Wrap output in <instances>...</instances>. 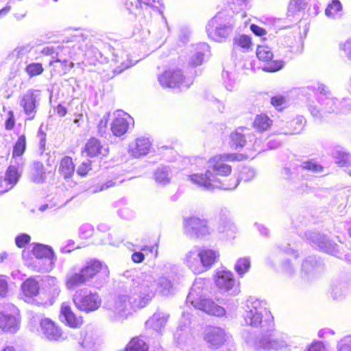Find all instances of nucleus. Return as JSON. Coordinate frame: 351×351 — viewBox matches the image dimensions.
<instances>
[{
	"instance_id": "obj_1",
	"label": "nucleus",
	"mask_w": 351,
	"mask_h": 351,
	"mask_svg": "<svg viewBox=\"0 0 351 351\" xmlns=\"http://www.w3.org/2000/svg\"><path fill=\"white\" fill-rule=\"evenodd\" d=\"M243 317L247 325L260 328L262 332H266L255 339L245 337V341L256 351L278 350L287 345L286 336L279 337L277 334L271 332L274 329V317L265 300L249 297L246 301Z\"/></svg>"
},
{
	"instance_id": "obj_2",
	"label": "nucleus",
	"mask_w": 351,
	"mask_h": 351,
	"mask_svg": "<svg viewBox=\"0 0 351 351\" xmlns=\"http://www.w3.org/2000/svg\"><path fill=\"white\" fill-rule=\"evenodd\" d=\"M41 53L50 56L49 64L60 62L66 69L73 68L71 60H80L86 58L94 63L100 55L98 49L90 45V40L82 34L71 36L64 39L60 44L45 47Z\"/></svg>"
},
{
	"instance_id": "obj_3",
	"label": "nucleus",
	"mask_w": 351,
	"mask_h": 351,
	"mask_svg": "<svg viewBox=\"0 0 351 351\" xmlns=\"http://www.w3.org/2000/svg\"><path fill=\"white\" fill-rule=\"evenodd\" d=\"M237 156L234 154L215 155L207 162V169L204 173H193L189 176V180L194 184L206 191H214L215 189L233 190L239 184L237 179L234 184H226L217 176H227L230 174L232 167L226 164L228 161H234Z\"/></svg>"
},
{
	"instance_id": "obj_4",
	"label": "nucleus",
	"mask_w": 351,
	"mask_h": 351,
	"mask_svg": "<svg viewBox=\"0 0 351 351\" xmlns=\"http://www.w3.org/2000/svg\"><path fill=\"white\" fill-rule=\"evenodd\" d=\"M136 280V290L141 294L140 304L147 305L157 293L162 295H169L173 291L171 280L165 276H161L156 280L154 276L147 272L134 271Z\"/></svg>"
},
{
	"instance_id": "obj_5",
	"label": "nucleus",
	"mask_w": 351,
	"mask_h": 351,
	"mask_svg": "<svg viewBox=\"0 0 351 351\" xmlns=\"http://www.w3.org/2000/svg\"><path fill=\"white\" fill-rule=\"evenodd\" d=\"M315 89L317 90L319 106L313 104L308 105V111L315 119L322 120L326 114L351 112V99L338 101L323 84H317Z\"/></svg>"
},
{
	"instance_id": "obj_6",
	"label": "nucleus",
	"mask_w": 351,
	"mask_h": 351,
	"mask_svg": "<svg viewBox=\"0 0 351 351\" xmlns=\"http://www.w3.org/2000/svg\"><path fill=\"white\" fill-rule=\"evenodd\" d=\"M132 277L130 287V295H119L107 301L105 308L111 311L117 319H123L132 313V310L143 308L147 305L140 304L141 294L136 290V280L134 275Z\"/></svg>"
},
{
	"instance_id": "obj_7",
	"label": "nucleus",
	"mask_w": 351,
	"mask_h": 351,
	"mask_svg": "<svg viewBox=\"0 0 351 351\" xmlns=\"http://www.w3.org/2000/svg\"><path fill=\"white\" fill-rule=\"evenodd\" d=\"M100 272L108 276L109 271L107 266L98 260H90L82 267H73L66 273L65 286L67 289L73 290L86 284Z\"/></svg>"
},
{
	"instance_id": "obj_8",
	"label": "nucleus",
	"mask_w": 351,
	"mask_h": 351,
	"mask_svg": "<svg viewBox=\"0 0 351 351\" xmlns=\"http://www.w3.org/2000/svg\"><path fill=\"white\" fill-rule=\"evenodd\" d=\"M232 13V10H222L208 21L206 30L209 38L217 42H221L230 35L235 21L245 16V14L237 12L234 18Z\"/></svg>"
},
{
	"instance_id": "obj_9",
	"label": "nucleus",
	"mask_w": 351,
	"mask_h": 351,
	"mask_svg": "<svg viewBox=\"0 0 351 351\" xmlns=\"http://www.w3.org/2000/svg\"><path fill=\"white\" fill-rule=\"evenodd\" d=\"M219 257L216 250L195 246L186 253L184 263L194 274H199L210 269Z\"/></svg>"
},
{
	"instance_id": "obj_10",
	"label": "nucleus",
	"mask_w": 351,
	"mask_h": 351,
	"mask_svg": "<svg viewBox=\"0 0 351 351\" xmlns=\"http://www.w3.org/2000/svg\"><path fill=\"white\" fill-rule=\"evenodd\" d=\"M204 280L196 279L186 298V303H190L195 308L202 310L209 315L223 316L226 311L211 300L205 298L204 294Z\"/></svg>"
},
{
	"instance_id": "obj_11",
	"label": "nucleus",
	"mask_w": 351,
	"mask_h": 351,
	"mask_svg": "<svg viewBox=\"0 0 351 351\" xmlns=\"http://www.w3.org/2000/svg\"><path fill=\"white\" fill-rule=\"evenodd\" d=\"M73 301L78 310L86 313L97 310L101 304V298L98 293L86 288L78 289L73 295Z\"/></svg>"
},
{
	"instance_id": "obj_12",
	"label": "nucleus",
	"mask_w": 351,
	"mask_h": 351,
	"mask_svg": "<svg viewBox=\"0 0 351 351\" xmlns=\"http://www.w3.org/2000/svg\"><path fill=\"white\" fill-rule=\"evenodd\" d=\"M41 100L40 90L29 88L21 94L18 98V104L26 116L25 121L35 119Z\"/></svg>"
},
{
	"instance_id": "obj_13",
	"label": "nucleus",
	"mask_w": 351,
	"mask_h": 351,
	"mask_svg": "<svg viewBox=\"0 0 351 351\" xmlns=\"http://www.w3.org/2000/svg\"><path fill=\"white\" fill-rule=\"evenodd\" d=\"M32 252L36 258L34 264L37 271L47 272L52 269L56 258L51 247L36 243L32 247Z\"/></svg>"
},
{
	"instance_id": "obj_14",
	"label": "nucleus",
	"mask_w": 351,
	"mask_h": 351,
	"mask_svg": "<svg viewBox=\"0 0 351 351\" xmlns=\"http://www.w3.org/2000/svg\"><path fill=\"white\" fill-rule=\"evenodd\" d=\"M158 82L162 87L188 88L193 81L186 78L180 69H169L165 71L158 77Z\"/></svg>"
},
{
	"instance_id": "obj_15",
	"label": "nucleus",
	"mask_w": 351,
	"mask_h": 351,
	"mask_svg": "<svg viewBox=\"0 0 351 351\" xmlns=\"http://www.w3.org/2000/svg\"><path fill=\"white\" fill-rule=\"evenodd\" d=\"M184 228L185 234L191 238H204L211 232L207 221L197 217L186 219Z\"/></svg>"
},
{
	"instance_id": "obj_16",
	"label": "nucleus",
	"mask_w": 351,
	"mask_h": 351,
	"mask_svg": "<svg viewBox=\"0 0 351 351\" xmlns=\"http://www.w3.org/2000/svg\"><path fill=\"white\" fill-rule=\"evenodd\" d=\"M305 236L313 247L327 254L338 256L337 245L325 235L317 232H308L305 233Z\"/></svg>"
},
{
	"instance_id": "obj_17",
	"label": "nucleus",
	"mask_w": 351,
	"mask_h": 351,
	"mask_svg": "<svg viewBox=\"0 0 351 351\" xmlns=\"http://www.w3.org/2000/svg\"><path fill=\"white\" fill-rule=\"evenodd\" d=\"M215 284L222 291L230 295H236L240 292L239 284L233 277V274L229 271H217L215 277Z\"/></svg>"
},
{
	"instance_id": "obj_18",
	"label": "nucleus",
	"mask_w": 351,
	"mask_h": 351,
	"mask_svg": "<svg viewBox=\"0 0 351 351\" xmlns=\"http://www.w3.org/2000/svg\"><path fill=\"white\" fill-rule=\"evenodd\" d=\"M114 119L111 123L110 130L116 136H121L134 126V122L132 117L122 110L114 112Z\"/></svg>"
},
{
	"instance_id": "obj_19",
	"label": "nucleus",
	"mask_w": 351,
	"mask_h": 351,
	"mask_svg": "<svg viewBox=\"0 0 351 351\" xmlns=\"http://www.w3.org/2000/svg\"><path fill=\"white\" fill-rule=\"evenodd\" d=\"M257 58L263 62H270L263 67V70L267 72H275L283 67L282 61H271L273 53L267 46H258L256 49Z\"/></svg>"
},
{
	"instance_id": "obj_20",
	"label": "nucleus",
	"mask_w": 351,
	"mask_h": 351,
	"mask_svg": "<svg viewBox=\"0 0 351 351\" xmlns=\"http://www.w3.org/2000/svg\"><path fill=\"white\" fill-rule=\"evenodd\" d=\"M228 335L225 330L218 327H208L204 332V340L209 347L217 348L227 340Z\"/></svg>"
},
{
	"instance_id": "obj_21",
	"label": "nucleus",
	"mask_w": 351,
	"mask_h": 351,
	"mask_svg": "<svg viewBox=\"0 0 351 351\" xmlns=\"http://www.w3.org/2000/svg\"><path fill=\"white\" fill-rule=\"evenodd\" d=\"M169 317V315L167 313L158 310L145 322L146 328L160 333L165 327Z\"/></svg>"
},
{
	"instance_id": "obj_22",
	"label": "nucleus",
	"mask_w": 351,
	"mask_h": 351,
	"mask_svg": "<svg viewBox=\"0 0 351 351\" xmlns=\"http://www.w3.org/2000/svg\"><path fill=\"white\" fill-rule=\"evenodd\" d=\"M323 268L322 261L315 256L306 258L301 265V273L303 277L309 278L320 271Z\"/></svg>"
},
{
	"instance_id": "obj_23",
	"label": "nucleus",
	"mask_w": 351,
	"mask_h": 351,
	"mask_svg": "<svg viewBox=\"0 0 351 351\" xmlns=\"http://www.w3.org/2000/svg\"><path fill=\"white\" fill-rule=\"evenodd\" d=\"M42 332L50 341H58L62 336L60 329L50 319H43L40 323Z\"/></svg>"
},
{
	"instance_id": "obj_24",
	"label": "nucleus",
	"mask_w": 351,
	"mask_h": 351,
	"mask_svg": "<svg viewBox=\"0 0 351 351\" xmlns=\"http://www.w3.org/2000/svg\"><path fill=\"white\" fill-rule=\"evenodd\" d=\"M152 147V143L147 138L141 137L130 143L129 153L135 158L147 155Z\"/></svg>"
},
{
	"instance_id": "obj_25",
	"label": "nucleus",
	"mask_w": 351,
	"mask_h": 351,
	"mask_svg": "<svg viewBox=\"0 0 351 351\" xmlns=\"http://www.w3.org/2000/svg\"><path fill=\"white\" fill-rule=\"evenodd\" d=\"M60 318L71 328L80 327L83 323L82 317H76L70 306L65 303H63L61 306Z\"/></svg>"
},
{
	"instance_id": "obj_26",
	"label": "nucleus",
	"mask_w": 351,
	"mask_h": 351,
	"mask_svg": "<svg viewBox=\"0 0 351 351\" xmlns=\"http://www.w3.org/2000/svg\"><path fill=\"white\" fill-rule=\"evenodd\" d=\"M85 152L90 157L106 156L108 154V148L97 138H91L86 144Z\"/></svg>"
},
{
	"instance_id": "obj_27",
	"label": "nucleus",
	"mask_w": 351,
	"mask_h": 351,
	"mask_svg": "<svg viewBox=\"0 0 351 351\" xmlns=\"http://www.w3.org/2000/svg\"><path fill=\"white\" fill-rule=\"evenodd\" d=\"M173 169L169 165H160L154 172L155 182L161 186H166L171 182L173 176Z\"/></svg>"
},
{
	"instance_id": "obj_28",
	"label": "nucleus",
	"mask_w": 351,
	"mask_h": 351,
	"mask_svg": "<svg viewBox=\"0 0 351 351\" xmlns=\"http://www.w3.org/2000/svg\"><path fill=\"white\" fill-rule=\"evenodd\" d=\"M210 56V47L207 43H202L195 45V52L190 59L189 64L197 66L202 64L204 59Z\"/></svg>"
},
{
	"instance_id": "obj_29",
	"label": "nucleus",
	"mask_w": 351,
	"mask_h": 351,
	"mask_svg": "<svg viewBox=\"0 0 351 351\" xmlns=\"http://www.w3.org/2000/svg\"><path fill=\"white\" fill-rule=\"evenodd\" d=\"M19 322L17 317L5 312L0 313V328L5 332H16L19 329Z\"/></svg>"
},
{
	"instance_id": "obj_30",
	"label": "nucleus",
	"mask_w": 351,
	"mask_h": 351,
	"mask_svg": "<svg viewBox=\"0 0 351 351\" xmlns=\"http://www.w3.org/2000/svg\"><path fill=\"white\" fill-rule=\"evenodd\" d=\"M302 169L300 165L291 163L286 166L282 171L283 178L290 182L296 183L300 180Z\"/></svg>"
},
{
	"instance_id": "obj_31",
	"label": "nucleus",
	"mask_w": 351,
	"mask_h": 351,
	"mask_svg": "<svg viewBox=\"0 0 351 351\" xmlns=\"http://www.w3.org/2000/svg\"><path fill=\"white\" fill-rule=\"evenodd\" d=\"M305 125V119L302 116H298L291 121L287 123V128L280 132L285 134H300Z\"/></svg>"
},
{
	"instance_id": "obj_32",
	"label": "nucleus",
	"mask_w": 351,
	"mask_h": 351,
	"mask_svg": "<svg viewBox=\"0 0 351 351\" xmlns=\"http://www.w3.org/2000/svg\"><path fill=\"white\" fill-rule=\"evenodd\" d=\"M46 288L48 300L51 304L60 293V285L57 278L55 277H48L46 280Z\"/></svg>"
},
{
	"instance_id": "obj_33",
	"label": "nucleus",
	"mask_w": 351,
	"mask_h": 351,
	"mask_svg": "<svg viewBox=\"0 0 351 351\" xmlns=\"http://www.w3.org/2000/svg\"><path fill=\"white\" fill-rule=\"evenodd\" d=\"M26 149V138L24 134L21 135L16 141L12 151V158H18V166H23V161L21 158Z\"/></svg>"
},
{
	"instance_id": "obj_34",
	"label": "nucleus",
	"mask_w": 351,
	"mask_h": 351,
	"mask_svg": "<svg viewBox=\"0 0 351 351\" xmlns=\"http://www.w3.org/2000/svg\"><path fill=\"white\" fill-rule=\"evenodd\" d=\"M21 289L25 296L34 297L39 293L40 287L35 278H29L23 282Z\"/></svg>"
},
{
	"instance_id": "obj_35",
	"label": "nucleus",
	"mask_w": 351,
	"mask_h": 351,
	"mask_svg": "<svg viewBox=\"0 0 351 351\" xmlns=\"http://www.w3.org/2000/svg\"><path fill=\"white\" fill-rule=\"evenodd\" d=\"M308 3V0H291L288 7L289 16H300L304 12Z\"/></svg>"
},
{
	"instance_id": "obj_36",
	"label": "nucleus",
	"mask_w": 351,
	"mask_h": 351,
	"mask_svg": "<svg viewBox=\"0 0 351 351\" xmlns=\"http://www.w3.org/2000/svg\"><path fill=\"white\" fill-rule=\"evenodd\" d=\"M349 287L346 282L337 281L332 286L331 295L334 300H341L348 293Z\"/></svg>"
},
{
	"instance_id": "obj_37",
	"label": "nucleus",
	"mask_w": 351,
	"mask_h": 351,
	"mask_svg": "<svg viewBox=\"0 0 351 351\" xmlns=\"http://www.w3.org/2000/svg\"><path fill=\"white\" fill-rule=\"evenodd\" d=\"M59 171L64 178H71L75 171V165L72 158L69 156H64L60 161Z\"/></svg>"
},
{
	"instance_id": "obj_38",
	"label": "nucleus",
	"mask_w": 351,
	"mask_h": 351,
	"mask_svg": "<svg viewBox=\"0 0 351 351\" xmlns=\"http://www.w3.org/2000/svg\"><path fill=\"white\" fill-rule=\"evenodd\" d=\"M272 123V120L267 114H261L256 116L253 125L256 130L263 132L269 129Z\"/></svg>"
},
{
	"instance_id": "obj_39",
	"label": "nucleus",
	"mask_w": 351,
	"mask_h": 351,
	"mask_svg": "<svg viewBox=\"0 0 351 351\" xmlns=\"http://www.w3.org/2000/svg\"><path fill=\"white\" fill-rule=\"evenodd\" d=\"M45 179V172L43 164L39 161H34L32 165V180L36 183H42Z\"/></svg>"
},
{
	"instance_id": "obj_40",
	"label": "nucleus",
	"mask_w": 351,
	"mask_h": 351,
	"mask_svg": "<svg viewBox=\"0 0 351 351\" xmlns=\"http://www.w3.org/2000/svg\"><path fill=\"white\" fill-rule=\"evenodd\" d=\"M245 130L243 128H239L231 134L232 146H234L236 149L246 145L247 134L244 133Z\"/></svg>"
},
{
	"instance_id": "obj_41",
	"label": "nucleus",
	"mask_w": 351,
	"mask_h": 351,
	"mask_svg": "<svg viewBox=\"0 0 351 351\" xmlns=\"http://www.w3.org/2000/svg\"><path fill=\"white\" fill-rule=\"evenodd\" d=\"M289 244H287L285 247L277 246L275 247L270 256L267 258V261L268 264L271 266H274V263L271 259H274L278 252H284L288 254H292L296 258L298 256V253L297 251H295L293 249L291 248Z\"/></svg>"
},
{
	"instance_id": "obj_42",
	"label": "nucleus",
	"mask_w": 351,
	"mask_h": 351,
	"mask_svg": "<svg viewBox=\"0 0 351 351\" xmlns=\"http://www.w3.org/2000/svg\"><path fill=\"white\" fill-rule=\"evenodd\" d=\"M148 346L144 340L138 337L133 338L128 344L125 351H147Z\"/></svg>"
},
{
	"instance_id": "obj_43",
	"label": "nucleus",
	"mask_w": 351,
	"mask_h": 351,
	"mask_svg": "<svg viewBox=\"0 0 351 351\" xmlns=\"http://www.w3.org/2000/svg\"><path fill=\"white\" fill-rule=\"evenodd\" d=\"M303 170L311 171L313 173H322L324 172V167L314 160H308L301 162Z\"/></svg>"
},
{
	"instance_id": "obj_44",
	"label": "nucleus",
	"mask_w": 351,
	"mask_h": 351,
	"mask_svg": "<svg viewBox=\"0 0 351 351\" xmlns=\"http://www.w3.org/2000/svg\"><path fill=\"white\" fill-rule=\"evenodd\" d=\"M19 176V168L13 165L8 167L5 173V182H7L10 185V189L16 184Z\"/></svg>"
},
{
	"instance_id": "obj_45",
	"label": "nucleus",
	"mask_w": 351,
	"mask_h": 351,
	"mask_svg": "<svg viewBox=\"0 0 351 351\" xmlns=\"http://www.w3.org/2000/svg\"><path fill=\"white\" fill-rule=\"evenodd\" d=\"M332 156L340 166H347L348 165L349 156L341 148H335L332 152Z\"/></svg>"
},
{
	"instance_id": "obj_46",
	"label": "nucleus",
	"mask_w": 351,
	"mask_h": 351,
	"mask_svg": "<svg viewBox=\"0 0 351 351\" xmlns=\"http://www.w3.org/2000/svg\"><path fill=\"white\" fill-rule=\"evenodd\" d=\"M250 267V260L249 258H239L235 265L234 269L237 273L242 276L245 273H246Z\"/></svg>"
},
{
	"instance_id": "obj_47",
	"label": "nucleus",
	"mask_w": 351,
	"mask_h": 351,
	"mask_svg": "<svg viewBox=\"0 0 351 351\" xmlns=\"http://www.w3.org/2000/svg\"><path fill=\"white\" fill-rule=\"evenodd\" d=\"M342 10V5L339 0H332L331 3L328 4L325 10L327 16L334 18L335 15Z\"/></svg>"
},
{
	"instance_id": "obj_48",
	"label": "nucleus",
	"mask_w": 351,
	"mask_h": 351,
	"mask_svg": "<svg viewBox=\"0 0 351 351\" xmlns=\"http://www.w3.org/2000/svg\"><path fill=\"white\" fill-rule=\"evenodd\" d=\"M221 232H224L228 237H233L234 234L237 231V227L234 223L230 220H226L219 228Z\"/></svg>"
},
{
	"instance_id": "obj_49",
	"label": "nucleus",
	"mask_w": 351,
	"mask_h": 351,
	"mask_svg": "<svg viewBox=\"0 0 351 351\" xmlns=\"http://www.w3.org/2000/svg\"><path fill=\"white\" fill-rule=\"evenodd\" d=\"M234 45L245 49L249 50L252 47L251 38L249 36L243 34L240 35L234 39Z\"/></svg>"
},
{
	"instance_id": "obj_50",
	"label": "nucleus",
	"mask_w": 351,
	"mask_h": 351,
	"mask_svg": "<svg viewBox=\"0 0 351 351\" xmlns=\"http://www.w3.org/2000/svg\"><path fill=\"white\" fill-rule=\"evenodd\" d=\"M25 71L30 77L38 75L43 72V65L40 63H31L26 66Z\"/></svg>"
},
{
	"instance_id": "obj_51",
	"label": "nucleus",
	"mask_w": 351,
	"mask_h": 351,
	"mask_svg": "<svg viewBox=\"0 0 351 351\" xmlns=\"http://www.w3.org/2000/svg\"><path fill=\"white\" fill-rule=\"evenodd\" d=\"M282 271L287 276H292L296 271L295 264L289 259H286L281 263Z\"/></svg>"
},
{
	"instance_id": "obj_52",
	"label": "nucleus",
	"mask_w": 351,
	"mask_h": 351,
	"mask_svg": "<svg viewBox=\"0 0 351 351\" xmlns=\"http://www.w3.org/2000/svg\"><path fill=\"white\" fill-rule=\"evenodd\" d=\"M114 56L116 62L121 64L123 70L133 65V63L129 60L128 56L123 51H121L120 55L115 54Z\"/></svg>"
},
{
	"instance_id": "obj_53",
	"label": "nucleus",
	"mask_w": 351,
	"mask_h": 351,
	"mask_svg": "<svg viewBox=\"0 0 351 351\" xmlns=\"http://www.w3.org/2000/svg\"><path fill=\"white\" fill-rule=\"evenodd\" d=\"M94 232V228L89 223H84L79 228V236L82 239H88L90 237Z\"/></svg>"
},
{
	"instance_id": "obj_54",
	"label": "nucleus",
	"mask_w": 351,
	"mask_h": 351,
	"mask_svg": "<svg viewBox=\"0 0 351 351\" xmlns=\"http://www.w3.org/2000/svg\"><path fill=\"white\" fill-rule=\"evenodd\" d=\"M255 176V171L254 169L251 167H244L241 173V176L237 178L234 184L236 183L237 179H239V182L241 180H243L245 182H248L251 180Z\"/></svg>"
},
{
	"instance_id": "obj_55",
	"label": "nucleus",
	"mask_w": 351,
	"mask_h": 351,
	"mask_svg": "<svg viewBox=\"0 0 351 351\" xmlns=\"http://www.w3.org/2000/svg\"><path fill=\"white\" fill-rule=\"evenodd\" d=\"M32 47L29 45L19 46L12 52V56L17 58H23L30 52Z\"/></svg>"
},
{
	"instance_id": "obj_56",
	"label": "nucleus",
	"mask_w": 351,
	"mask_h": 351,
	"mask_svg": "<svg viewBox=\"0 0 351 351\" xmlns=\"http://www.w3.org/2000/svg\"><path fill=\"white\" fill-rule=\"evenodd\" d=\"M117 214L120 217L126 220L132 219L135 216L134 212L128 206L119 208L117 210Z\"/></svg>"
},
{
	"instance_id": "obj_57",
	"label": "nucleus",
	"mask_w": 351,
	"mask_h": 351,
	"mask_svg": "<svg viewBox=\"0 0 351 351\" xmlns=\"http://www.w3.org/2000/svg\"><path fill=\"white\" fill-rule=\"evenodd\" d=\"M138 3L136 4V8H142V5H145L146 6L157 8L158 9L160 7L162 6V0H137Z\"/></svg>"
},
{
	"instance_id": "obj_58",
	"label": "nucleus",
	"mask_w": 351,
	"mask_h": 351,
	"mask_svg": "<svg viewBox=\"0 0 351 351\" xmlns=\"http://www.w3.org/2000/svg\"><path fill=\"white\" fill-rule=\"evenodd\" d=\"M337 351H351V336H346L339 341Z\"/></svg>"
},
{
	"instance_id": "obj_59",
	"label": "nucleus",
	"mask_w": 351,
	"mask_h": 351,
	"mask_svg": "<svg viewBox=\"0 0 351 351\" xmlns=\"http://www.w3.org/2000/svg\"><path fill=\"white\" fill-rule=\"evenodd\" d=\"M109 117L110 112H106L105 114L100 119L99 123H98V132L101 136H104L106 133Z\"/></svg>"
},
{
	"instance_id": "obj_60",
	"label": "nucleus",
	"mask_w": 351,
	"mask_h": 351,
	"mask_svg": "<svg viewBox=\"0 0 351 351\" xmlns=\"http://www.w3.org/2000/svg\"><path fill=\"white\" fill-rule=\"evenodd\" d=\"M223 84L228 90L232 91L235 86V80L232 78L229 72L223 73Z\"/></svg>"
},
{
	"instance_id": "obj_61",
	"label": "nucleus",
	"mask_w": 351,
	"mask_h": 351,
	"mask_svg": "<svg viewBox=\"0 0 351 351\" xmlns=\"http://www.w3.org/2000/svg\"><path fill=\"white\" fill-rule=\"evenodd\" d=\"M30 239V236L27 234H21L16 237L15 243L19 247L21 248L23 247L26 244L29 243Z\"/></svg>"
},
{
	"instance_id": "obj_62",
	"label": "nucleus",
	"mask_w": 351,
	"mask_h": 351,
	"mask_svg": "<svg viewBox=\"0 0 351 351\" xmlns=\"http://www.w3.org/2000/svg\"><path fill=\"white\" fill-rule=\"evenodd\" d=\"M271 104L278 110H282L286 104V99L282 96H274L271 99Z\"/></svg>"
},
{
	"instance_id": "obj_63",
	"label": "nucleus",
	"mask_w": 351,
	"mask_h": 351,
	"mask_svg": "<svg viewBox=\"0 0 351 351\" xmlns=\"http://www.w3.org/2000/svg\"><path fill=\"white\" fill-rule=\"evenodd\" d=\"M123 182V180H118V178H114L113 179L109 180L101 185V187L99 189V191L106 190L110 187H113L114 186L119 185V184H121Z\"/></svg>"
},
{
	"instance_id": "obj_64",
	"label": "nucleus",
	"mask_w": 351,
	"mask_h": 351,
	"mask_svg": "<svg viewBox=\"0 0 351 351\" xmlns=\"http://www.w3.org/2000/svg\"><path fill=\"white\" fill-rule=\"evenodd\" d=\"M8 292V285L6 277L0 276V296L1 298L6 297Z\"/></svg>"
}]
</instances>
